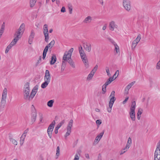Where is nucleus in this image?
Here are the masks:
<instances>
[{
	"label": "nucleus",
	"mask_w": 160,
	"mask_h": 160,
	"mask_svg": "<svg viewBox=\"0 0 160 160\" xmlns=\"http://www.w3.org/2000/svg\"><path fill=\"white\" fill-rule=\"evenodd\" d=\"M122 4L124 9L127 12L131 9V2L129 0H123Z\"/></svg>",
	"instance_id": "obj_5"
},
{
	"label": "nucleus",
	"mask_w": 160,
	"mask_h": 160,
	"mask_svg": "<svg viewBox=\"0 0 160 160\" xmlns=\"http://www.w3.org/2000/svg\"><path fill=\"white\" fill-rule=\"evenodd\" d=\"M112 80L111 79V78H109L107 82L103 85V86L105 88H106L107 86L109 84H110L112 82Z\"/></svg>",
	"instance_id": "obj_24"
},
{
	"label": "nucleus",
	"mask_w": 160,
	"mask_h": 160,
	"mask_svg": "<svg viewBox=\"0 0 160 160\" xmlns=\"http://www.w3.org/2000/svg\"><path fill=\"white\" fill-rule=\"evenodd\" d=\"M113 97L114 98H115V91H113L111 93L110 95L109 96V97Z\"/></svg>",
	"instance_id": "obj_46"
},
{
	"label": "nucleus",
	"mask_w": 160,
	"mask_h": 160,
	"mask_svg": "<svg viewBox=\"0 0 160 160\" xmlns=\"http://www.w3.org/2000/svg\"><path fill=\"white\" fill-rule=\"evenodd\" d=\"M138 42H136V41H133L132 43V49L134 50L136 46H137L138 43Z\"/></svg>",
	"instance_id": "obj_25"
},
{
	"label": "nucleus",
	"mask_w": 160,
	"mask_h": 160,
	"mask_svg": "<svg viewBox=\"0 0 160 160\" xmlns=\"http://www.w3.org/2000/svg\"><path fill=\"white\" fill-rule=\"evenodd\" d=\"M22 34V32L18 30L14 34V38L19 40L21 38Z\"/></svg>",
	"instance_id": "obj_15"
},
{
	"label": "nucleus",
	"mask_w": 160,
	"mask_h": 160,
	"mask_svg": "<svg viewBox=\"0 0 160 160\" xmlns=\"http://www.w3.org/2000/svg\"><path fill=\"white\" fill-rule=\"evenodd\" d=\"M34 35L35 34L34 30H32L31 31L30 35L28 39V42L30 44H31L32 43Z\"/></svg>",
	"instance_id": "obj_13"
},
{
	"label": "nucleus",
	"mask_w": 160,
	"mask_h": 160,
	"mask_svg": "<svg viewBox=\"0 0 160 160\" xmlns=\"http://www.w3.org/2000/svg\"><path fill=\"white\" fill-rule=\"evenodd\" d=\"M73 123V120L72 119H71L69 121L67 127V132L65 135V137H67L70 134L71 132V129Z\"/></svg>",
	"instance_id": "obj_7"
},
{
	"label": "nucleus",
	"mask_w": 160,
	"mask_h": 160,
	"mask_svg": "<svg viewBox=\"0 0 160 160\" xmlns=\"http://www.w3.org/2000/svg\"><path fill=\"white\" fill-rule=\"evenodd\" d=\"M19 40L15 38H14L13 40L12 41L11 43L9 44L12 47L13 46L16 44L18 41Z\"/></svg>",
	"instance_id": "obj_26"
},
{
	"label": "nucleus",
	"mask_w": 160,
	"mask_h": 160,
	"mask_svg": "<svg viewBox=\"0 0 160 160\" xmlns=\"http://www.w3.org/2000/svg\"><path fill=\"white\" fill-rule=\"evenodd\" d=\"M30 4L31 7H32L36 2V0H30Z\"/></svg>",
	"instance_id": "obj_30"
},
{
	"label": "nucleus",
	"mask_w": 160,
	"mask_h": 160,
	"mask_svg": "<svg viewBox=\"0 0 160 160\" xmlns=\"http://www.w3.org/2000/svg\"><path fill=\"white\" fill-rule=\"evenodd\" d=\"M119 74V70H118L116 71L115 73L114 74V75H113V76L116 77V76H117V77L118 76V75Z\"/></svg>",
	"instance_id": "obj_54"
},
{
	"label": "nucleus",
	"mask_w": 160,
	"mask_h": 160,
	"mask_svg": "<svg viewBox=\"0 0 160 160\" xmlns=\"http://www.w3.org/2000/svg\"><path fill=\"white\" fill-rule=\"evenodd\" d=\"M106 72L108 76L109 77L110 76L111 74L110 73L109 69V68L108 67H106Z\"/></svg>",
	"instance_id": "obj_42"
},
{
	"label": "nucleus",
	"mask_w": 160,
	"mask_h": 160,
	"mask_svg": "<svg viewBox=\"0 0 160 160\" xmlns=\"http://www.w3.org/2000/svg\"><path fill=\"white\" fill-rule=\"evenodd\" d=\"M79 159V157L78 156L77 154H76L75 156V158L73 160H78Z\"/></svg>",
	"instance_id": "obj_59"
},
{
	"label": "nucleus",
	"mask_w": 160,
	"mask_h": 160,
	"mask_svg": "<svg viewBox=\"0 0 160 160\" xmlns=\"http://www.w3.org/2000/svg\"><path fill=\"white\" fill-rule=\"evenodd\" d=\"M54 43L55 41L54 40H53L52 41L49 43L48 44L47 46H48L49 48H52L54 44Z\"/></svg>",
	"instance_id": "obj_28"
},
{
	"label": "nucleus",
	"mask_w": 160,
	"mask_h": 160,
	"mask_svg": "<svg viewBox=\"0 0 160 160\" xmlns=\"http://www.w3.org/2000/svg\"><path fill=\"white\" fill-rule=\"evenodd\" d=\"M97 160H102V156L100 154H99L98 156V158Z\"/></svg>",
	"instance_id": "obj_60"
},
{
	"label": "nucleus",
	"mask_w": 160,
	"mask_h": 160,
	"mask_svg": "<svg viewBox=\"0 0 160 160\" xmlns=\"http://www.w3.org/2000/svg\"><path fill=\"white\" fill-rule=\"evenodd\" d=\"M130 117L132 121H134L135 120V110H130L129 112Z\"/></svg>",
	"instance_id": "obj_14"
},
{
	"label": "nucleus",
	"mask_w": 160,
	"mask_h": 160,
	"mask_svg": "<svg viewBox=\"0 0 160 160\" xmlns=\"http://www.w3.org/2000/svg\"><path fill=\"white\" fill-rule=\"evenodd\" d=\"M29 83L26 82L24 85L23 88L24 98L26 100H28L29 96Z\"/></svg>",
	"instance_id": "obj_2"
},
{
	"label": "nucleus",
	"mask_w": 160,
	"mask_h": 160,
	"mask_svg": "<svg viewBox=\"0 0 160 160\" xmlns=\"http://www.w3.org/2000/svg\"><path fill=\"white\" fill-rule=\"evenodd\" d=\"M32 107H33V109H32L31 120L32 123H33L36 120L37 117V112L36 110L33 105H32Z\"/></svg>",
	"instance_id": "obj_9"
},
{
	"label": "nucleus",
	"mask_w": 160,
	"mask_h": 160,
	"mask_svg": "<svg viewBox=\"0 0 160 160\" xmlns=\"http://www.w3.org/2000/svg\"><path fill=\"white\" fill-rule=\"evenodd\" d=\"M92 20V18L90 16H88L83 21V22L86 24L90 23Z\"/></svg>",
	"instance_id": "obj_16"
},
{
	"label": "nucleus",
	"mask_w": 160,
	"mask_h": 160,
	"mask_svg": "<svg viewBox=\"0 0 160 160\" xmlns=\"http://www.w3.org/2000/svg\"><path fill=\"white\" fill-rule=\"evenodd\" d=\"M55 123L56 122L55 121L53 120L50 124L48 128L47 132L48 136L50 138H52V132L53 130Z\"/></svg>",
	"instance_id": "obj_6"
},
{
	"label": "nucleus",
	"mask_w": 160,
	"mask_h": 160,
	"mask_svg": "<svg viewBox=\"0 0 160 160\" xmlns=\"http://www.w3.org/2000/svg\"><path fill=\"white\" fill-rule=\"evenodd\" d=\"M60 154V148L59 146H58L56 149V156L57 157L56 158V159H57L59 156Z\"/></svg>",
	"instance_id": "obj_32"
},
{
	"label": "nucleus",
	"mask_w": 160,
	"mask_h": 160,
	"mask_svg": "<svg viewBox=\"0 0 160 160\" xmlns=\"http://www.w3.org/2000/svg\"><path fill=\"white\" fill-rule=\"evenodd\" d=\"M132 143V140L130 138H129L128 139V142H127L126 145H128V146L130 147V145Z\"/></svg>",
	"instance_id": "obj_40"
},
{
	"label": "nucleus",
	"mask_w": 160,
	"mask_h": 160,
	"mask_svg": "<svg viewBox=\"0 0 160 160\" xmlns=\"http://www.w3.org/2000/svg\"><path fill=\"white\" fill-rule=\"evenodd\" d=\"M44 77L45 78H47V77H51L50 74L49 70H46Z\"/></svg>",
	"instance_id": "obj_37"
},
{
	"label": "nucleus",
	"mask_w": 160,
	"mask_h": 160,
	"mask_svg": "<svg viewBox=\"0 0 160 160\" xmlns=\"http://www.w3.org/2000/svg\"><path fill=\"white\" fill-rule=\"evenodd\" d=\"M61 12H66V9L64 7H62L61 10Z\"/></svg>",
	"instance_id": "obj_55"
},
{
	"label": "nucleus",
	"mask_w": 160,
	"mask_h": 160,
	"mask_svg": "<svg viewBox=\"0 0 160 160\" xmlns=\"http://www.w3.org/2000/svg\"><path fill=\"white\" fill-rule=\"evenodd\" d=\"M49 82H47V81H45L41 85V87L42 88H45L46 87L48 86V84H49Z\"/></svg>",
	"instance_id": "obj_33"
},
{
	"label": "nucleus",
	"mask_w": 160,
	"mask_h": 160,
	"mask_svg": "<svg viewBox=\"0 0 160 160\" xmlns=\"http://www.w3.org/2000/svg\"><path fill=\"white\" fill-rule=\"evenodd\" d=\"M82 60L86 68H88L89 66L87 57L85 58H83V59Z\"/></svg>",
	"instance_id": "obj_21"
},
{
	"label": "nucleus",
	"mask_w": 160,
	"mask_h": 160,
	"mask_svg": "<svg viewBox=\"0 0 160 160\" xmlns=\"http://www.w3.org/2000/svg\"><path fill=\"white\" fill-rule=\"evenodd\" d=\"M96 123L97 125H100L102 123L101 120H97L96 121Z\"/></svg>",
	"instance_id": "obj_50"
},
{
	"label": "nucleus",
	"mask_w": 160,
	"mask_h": 160,
	"mask_svg": "<svg viewBox=\"0 0 160 160\" xmlns=\"http://www.w3.org/2000/svg\"><path fill=\"white\" fill-rule=\"evenodd\" d=\"M65 120H63L61 122H60L59 123L56 127L58 129H59L65 123Z\"/></svg>",
	"instance_id": "obj_29"
},
{
	"label": "nucleus",
	"mask_w": 160,
	"mask_h": 160,
	"mask_svg": "<svg viewBox=\"0 0 160 160\" xmlns=\"http://www.w3.org/2000/svg\"><path fill=\"white\" fill-rule=\"evenodd\" d=\"M118 27V25L116 24L114 21H112L109 23V28L110 30L113 31L115 28L117 29Z\"/></svg>",
	"instance_id": "obj_10"
},
{
	"label": "nucleus",
	"mask_w": 160,
	"mask_h": 160,
	"mask_svg": "<svg viewBox=\"0 0 160 160\" xmlns=\"http://www.w3.org/2000/svg\"><path fill=\"white\" fill-rule=\"evenodd\" d=\"M56 61V57L55 55L53 54L51 58V60L50 62V64L51 65H53L54 64Z\"/></svg>",
	"instance_id": "obj_20"
},
{
	"label": "nucleus",
	"mask_w": 160,
	"mask_h": 160,
	"mask_svg": "<svg viewBox=\"0 0 160 160\" xmlns=\"http://www.w3.org/2000/svg\"><path fill=\"white\" fill-rule=\"evenodd\" d=\"M12 46H11L10 44H9L7 47L6 48L5 51V53H7L9 50L12 48Z\"/></svg>",
	"instance_id": "obj_41"
},
{
	"label": "nucleus",
	"mask_w": 160,
	"mask_h": 160,
	"mask_svg": "<svg viewBox=\"0 0 160 160\" xmlns=\"http://www.w3.org/2000/svg\"><path fill=\"white\" fill-rule=\"evenodd\" d=\"M38 88V85H36L32 89L30 93V95L29 96L28 101H30L33 98L37 92Z\"/></svg>",
	"instance_id": "obj_8"
},
{
	"label": "nucleus",
	"mask_w": 160,
	"mask_h": 160,
	"mask_svg": "<svg viewBox=\"0 0 160 160\" xmlns=\"http://www.w3.org/2000/svg\"><path fill=\"white\" fill-rule=\"evenodd\" d=\"M73 48H72L68 50V52H65L64 53L66 55L67 60L70 65L73 68L75 67L74 62L71 58L72 53L73 51Z\"/></svg>",
	"instance_id": "obj_1"
},
{
	"label": "nucleus",
	"mask_w": 160,
	"mask_h": 160,
	"mask_svg": "<svg viewBox=\"0 0 160 160\" xmlns=\"http://www.w3.org/2000/svg\"><path fill=\"white\" fill-rule=\"evenodd\" d=\"M25 25L24 23H22L20 25L18 30L22 32V34L24 31Z\"/></svg>",
	"instance_id": "obj_22"
},
{
	"label": "nucleus",
	"mask_w": 160,
	"mask_h": 160,
	"mask_svg": "<svg viewBox=\"0 0 160 160\" xmlns=\"http://www.w3.org/2000/svg\"><path fill=\"white\" fill-rule=\"evenodd\" d=\"M53 102L54 101L52 100H51L49 101L47 103L48 106L50 107H52L53 105Z\"/></svg>",
	"instance_id": "obj_34"
},
{
	"label": "nucleus",
	"mask_w": 160,
	"mask_h": 160,
	"mask_svg": "<svg viewBox=\"0 0 160 160\" xmlns=\"http://www.w3.org/2000/svg\"><path fill=\"white\" fill-rule=\"evenodd\" d=\"M28 131V129L27 128V129H26L24 131L22 135H24V136L25 135V136H26V134L27 133Z\"/></svg>",
	"instance_id": "obj_53"
},
{
	"label": "nucleus",
	"mask_w": 160,
	"mask_h": 160,
	"mask_svg": "<svg viewBox=\"0 0 160 160\" xmlns=\"http://www.w3.org/2000/svg\"><path fill=\"white\" fill-rule=\"evenodd\" d=\"M10 141L13 144H14L16 145H17L18 142L15 139H13V138H10Z\"/></svg>",
	"instance_id": "obj_38"
},
{
	"label": "nucleus",
	"mask_w": 160,
	"mask_h": 160,
	"mask_svg": "<svg viewBox=\"0 0 160 160\" xmlns=\"http://www.w3.org/2000/svg\"><path fill=\"white\" fill-rule=\"evenodd\" d=\"M45 37V41L46 42H48V40L49 38L48 33L44 34Z\"/></svg>",
	"instance_id": "obj_36"
},
{
	"label": "nucleus",
	"mask_w": 160,
	"mask_h": 160,
	"mask_svg": "<svg viewBox=\"0 0 160 160\" xmlns=\"http://www.w3.org/2000/svg\"><path fill=\"white\" fill-rule=\"evenodd\" d=\"M44 80L45 81H47V82L49 83L51 80V77H47V78H45L44 77Z\"/></svg>",
	"instance_id": "obj_45"
},
{
	"label": "nucleus",
	"mask_w": 160,
	"mask_h": 160,
	"mask_svg": "<svg viewBox=\"0 0 160 160\" xmlns=\"http://www.w3.org/2000/svg\"><path fill=\"white\" fill-rule=\"evenodd\" d=\"M160 160V140L158 143L154 152V160Z\"/></svg>",
	"instance_id": "obj_4"
},
{
	"label": "nucleus",
	"mask_w": 160,
	"mask_h": 160,
	"mask_svg": "<svg viewBox=\"0 0 160 160\" xmlns=\"http://www.w3.org/2000/svg\"><path fill=\"white\" fill-rule=\"evenodd\" d=\"M102 94H104L106 92V88H105L103 85L102 87Z\"/></svg>",
	"instance_id": "obj_48"
},
{
	"label": "nucleus",
	"mask_w": 160,
	"mask_h": 160,
	"mask_svg": "<svg viewBox=\"0 0 160 160\" xmlns=\"http://www.w3.org/2000/svg\"><path fill=\"white\" fill-rule=\"evenodd\" d=\"M136 103L135 101H133L132 102L131 106L130 108V110H135V109Z\"/></svg>",
	"instance_id": "obj_35"
},
{
	"label": "nucleus",
	"mask_w": 160,
	"mask_h": 160,
	"mask_svg": "<svg viewBox=\"0 0 160 160\" xmlns=\"http://www.w3.org/2000/svg\"><path fill=\"white\" fill-rule=\"evenodd\" d=\"M68 9L69 10V12L70 14H71L72 13V6H70L68 7Z\"/></svg>",
	"instance_id": "obj_52"
},
{
	"label": "nucleus",
	"mask_w": 160,
	"mask_h": 160,
	"mask_svg": "<svg viewBox=\"0 0 160 160\" xmlns=\"http://www.w3.org/2000/svg\"><path fill=\"white\" fill-rule=\"evenodd\" d=\"M114 45L115 47V50L116 51V52L117 53L118 52H119V47L116 43H114Z\"/></svg>",
	"instance_id": "obj_39"
},
{
	"label": "nucleus",
	"mask_w": 160,
	"mask_h": 160,
	"mask_svg": "<svg viewBox=\"0 0 160 160\" xmlns=\"http://www.w3.org/2000/svg\"><path fill=\"white\" fill-rule=\"evenodd\" d=\"M104 133V131H103L102 132L100 133L99 134H98L96 138L94 141V143H98L100 140L101 139Z\"/></svg>",
	"instance_id": "obj_12"
},
{
	"label": "nucleus",
	"mask_w": 160,
	"mask_h": 160,
	"mask_svg": "<svg viewBox=\"0 0 160 160\" xmlns=\"http://www.w3.org/2000/svg\"><path fill=\"white\" fill-rule=\"evenodd\" d=\"M83 47L85 50L88 52H90L91 50L92 47L91 44L89 43L86 42L83 43Z\"/></svg>",
	"instance_id": "obj_11"
},
{
	"label": "nucleus",
	"mask_w": 160,
	"mask_h": 160,
	"mask_svg": "<svg viewBox=\"0 0 160 160\" xmlns=\"http://www.w3.org/2000/svg\"><path fill=\"white\" fill-rule=\"evenodd\" d=\"M98 68V65H96L95 67L91 71V72H93V73L94 74V73L97 70V69Z\"/></svg>",
	"instance_id": "obj_44"
},
{
	"label": "nucleus",
	"mask_w": 160,
	"mask_h": 160,
	"mask_svg": "<svg viewBox=\"0 0 160 160\" xmlns=\"http://www.w3.org/2000/svg\"><path fill=\"white\" fill-rule=\"evenodd\" d=\"M141 39V35L140 34H139L137 38L134 40V41H136L137 42H138V43L139 41H140V40Z\"/></svg>",
	"instance_id": "obj_43"
},
{
	"label": "nucleus",
	"mask_w": 160,
	"mask_h": 160,
	"mask_svg": "<svg viewBox=\"0 0 160 160\" xmlns=\"http://www.w3.org/2000/svg\"><path fill=\"white\" fill-rule=\"evenodd\" d=\"M7 90L6 88L4 89L2 97L0 103V108L1 109L4 108L6 103V99L7 96Z\"/></svg>",
	"instance_id": "obj_3"
},
{
	"label": "nucleus",
	"mask_w": 160,
	"mask_h": 160,
	"mask_svg": "<svg viewBox=\"0 0 160 160\" xmlns=\"http://www.w3.org/2000/svg\"><path fill=\"white\" fill-rule=\"evenodd\" d=\"M78 50L80 56H86V55L84 52V50L83 49L81 45L79 47Z\"/></svg>",
	"instance_id": "obj_18"
},
{
	"label": "nucleus",
	"mask_w": 160,
	"mask_h": 160,
	"mask_svg": "<svg viewBox=\"0 0 160 160\" xmlns=\"http://www.w3.org/2000/svg\"><path fill=\"white\" fill-rule=\"evenodd\" d=\"M25 137H26V136H25V135L24 136V135H22L21 137L20 140H24V139H25Z\"/></svg>",
	"instance_id": "obj_64"
},
{
	"label": "nucleus",
	"mask_w": 160,
	"mask_h": 160,
	"mask_svg": "<svg viewBox=\"0 0 160 160\" xmlns=\"http://www.w3.org/2000/svg\"><path fill=\"white\" fill-rule=\"evenodd\" d=\"M112 107V105H111V106L110 107L109 105V107L107 108V111L108 112H111Z\"/></svg>",
	"instance_id": "obj_47"
},
{
	"label": "nucleus",
	"mask_w": 160,
	"mask_h": 160,
	"mask_svg": "<svg viewBox=\"0 0 160 160\" xmlns=\"http://www.w3.org/2000/svg\"><path fill=\"white\" fill-rule=\"evenodd\" d=\"M43 119L42 115L41 114L40 116V121L41 122H42V121Z\"/></svg>",
	"instance_id": "obj_58"
},
{
	"label": "nucleus",
	"mask_w": 160,
	"mask_h": 160,
	"mask_svg": "<svg viewBox=\"0 0 160 160\" xmlns=\"http://www.w3.org/2000/svg\"><path fill=\"white\" fill-rule=\"evenodd\" d=\"M116 99L115 98H114L113 97L111 98L109 103L110 107L111 105L113 106V104L116 100Z\"/></svg>",
	"instance_id": "obj_27"
},
{
	"label": "nucleus",
	"mask_w": 160,
	"mask_h": 160,
	"mask_svg": "<svg viewBox=\"0 0 160 160\" xmlns=\"http://www.w3.org/2000/svg\"><path fill=\"white\" fill-rule=\"evenodd\" d=\"M46 53H45V52H43V53H42V59H44L45 58V57H46Z\"/></svg>",
	"instance_id": "obj_62"
},
{
	"label": "nucleus",
	"mask_w": 160,
	"mask_h": 160,
	"mask_svg": "<svg viewBox=\"0 0 160 160\" xmlns=\"http://www.w3.org/2000/svg\"><path fill=\"white\" fill-rule=\"evenodd\" d=\"M66 57V54H65V53H64V54L62 58V67H66L67 62V58Z\"/></svg>",
	"instance_id": "obj_19"
},
{
	"label": "nucleus",
	"mask_w": 160,
	"mask_h": 160,
	"mask_svg": "<svg viewBox=\"0 0 160 160\" xmlns=\"http://www.w3.org/2000/svg\"><path fill=\"white\" fill-rule=\"evenodd\" d=\"M135 82V81L132 82L127 86L125 90L126 94H128V90L133 85Z\"/></svg>",
	"instance_id": "obj_17"
},
{
	"label": "nucleus",
	"mask_w": 160,
	"mask_h": 160,
	"mask_svg": "<svg viewBox=\"0 0 160 160\" xmlns=\"http://www.w3.org/2000/svg\"><path fill=\"white\" fill-rule=\"evenodd\" d=\"M128 98H129L128 97H127V98H126L125 100L123 101L122 103L123 104H125L126 102L128 100Z\"/></svg>",
	"instance_id": "obj_56"
},
{
	"label": "nucleus",
	"mask_w": 160,
	"mask_h": 160,
	"mask_svg": "<svg viewBox=\"0 0 160 160\" xmlns=\"http://www.w3.org/2000/svg\"><path fill=\"white\" fill-rule=\"evenodd\" d=\"M94 75L93 72H91L87 78V80H89L91 79Z\"/></svg>",
	"instance_id": "obj_31"
},
{
	"label": "nucleus",
	"mask_w": 160,
	"mask_h": 160,
	"mask_svg": "<svg viewBox=\"0 0 160 160\" xmlns=\"http://www.w3.org/2000/svg\"><path fill=\"white\" fill-rule=\"evenodd\" d=\"M142 109H139L138 111L137 115H141L142 113Z\"/></svg>",
	"instance_id": "obj_49"
},
{
	"label": "nucleus",
	"mask_w": 160,
	"mask_h": 160,
	"mask_svg": "<svg viewBox=\"0 0 160 160\" xmlns=\"http://www.w3.org/2000/svg\"><path fill=\"white\" fill-rule=\"evenodd\" d=\"M48 48H49L48 47V46H46L45 47L43 50V52H44L45 53H47V51L48 50Z\"/></svg>",
	"instance_id": "obj_51"
},
{
	"label": "nucleus",
	"mask_w": 160,
	"mask_h": 160,
	"mask_svg": "<svg viewBox=\"0 0 160 160\" xmlns=\"http://www.w3.org/2000/svg\"><path fill=\"white\" fill-rule=\"evenodd\" d=\"M109 41L112 43L113 45H114V43H116L111 38H108Z\"/></svg>",
	"instance_id": "obj_57"
},
{
	"label": "nucleus",
	"mask_w": 160,
	"mask_h": 160,
	"mask_svg": "<svg viewBox=\"0 0 160 160\" xmlns=\"http://www.w3.org/2000/svg\"><path fill=\"white\" fill-rule=\"evenodd\" d=\"M117 77V76H116L115 77V76H113L112 77H110L109 78H111V80H112V81L114 80Z\"/></svg>",
	"instance_id": "obj_63"
},
{
	"label": "nucleus",
	"mask_w": 160,
	"mask_h": 160,
	"mask_svg": "<svg viewBox=\"0 0 160 160\" xmlns=\"http://www.w3.org/2000/svg\"><path fill=\"white\" fill-rule=\"evenodd\" d=\"M43 33L45 34V33L47 34L48 33V26L47 24H45L44 25L43 28Z\"/></svg>",
	"instance_id": "obj_23"
},
{
	"label": "nucleus",
	"mask_w": 160,
	"mask_h": 160,
	"mask_svg": "<svg viewBox=\"0 0 160 160\" xmlns=\"http://www.w3.org/2000/svg\"><path fill=\"white\" fill-rule=\"evenodd\" d=\"M41 59H42V57L41 56H40L39 57V59L37 62V64H38L39 63H40L41 62Z\"/></svg>",
	"instance_id": "obj_61"
}]
</instances>
